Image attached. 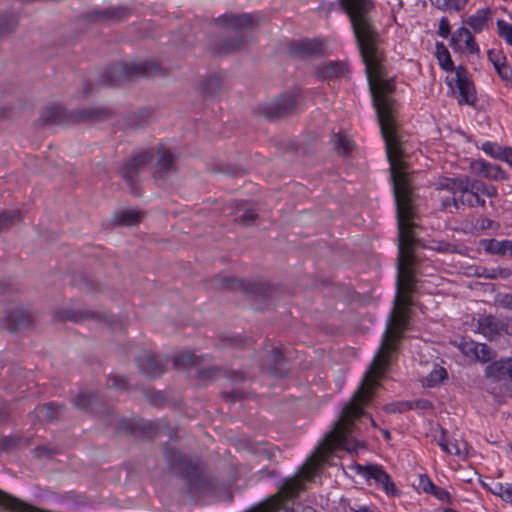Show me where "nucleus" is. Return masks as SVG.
Returning a JSON list of instances; mask_svg holds the SVG:
<instances>
[{"label":"nucleus","instance_id":"obj_33","mask_svg":"<svg viewBox=\"0 0 512 512\" xmlns=\"http://www.w3.org/2000/svg\"><path fill=\"white\" fill-rule=\"evenodd\" d=\"M436 56L441 68L446 71L456 70L451 59L450 52L442 42L436 43Z\"/></svg>","mask_w":512,"mask_h":512},{"label":"nucleus","instance_id":"obj_59","mask_svg":"<svg viewBox=\"0 0 512 512\" xmlns=\"http://www.w3.org/2000/svg\"><path fill=\"white\" fill-rule=\"evenodd\" d=\"M464 42H465L466 48L470 51V53L478 54L480 52V49L474 39V36L471 34V32L464 37Z\"/></svg>","mask_w":512,"mask_h":512},{"label":"nucleus","instance_id":"obj_42","mask_svg":"<svg viewBox=\"0 0 512 512\" xmlns=\"http://www.w3.org/2000/svg\"><path fill=\"white\" fill-rule=\"evenodd\" d=\"M498 35L510 46H512V25L505 20L499 19L496 22Z\"/></svg>","mask_w":512,"mask_h":512},{"label":"nucleus","instance_id":"obj_35","mask_svg":"<svg viewBox=\"0 0 512 512\" xmlns=\"http://www.w3.org/2000/svg\"><path fill=\"white\" fill-rule=\"evenodd\" d=\"M140 220V212L135 209L125 210L115 215V222L122 226H133L136 225Z\"/></svg>","mask_w":512,"mask_h":512},{"label":"nucleus","instance_id":"obj_11","mask_svg":"<svg viewBox=\"0 0 512 512\" xmlns=\"http://www.w3.org/2000/svg\"><path fill=\"white\" fill-rule=\"evenodd\" d=\"M296 95L292 92L284 93L275 100L260 107L261 113L270 121L279 120L296 110Z\"/></svg>","mask_w":512,"mask_h":512},{"label":"nucleus","instance_id":"obj_23","mask_svg":"<svg viewBox=\"0 0 512 512\" xmlns=\"http://www.w3.org/2000/svg\"><path fill=\"white\" fill-rule=\"evenodd\" d=\"M502 320L493 315H483L477 322V331L489 340L494 339L502 331Z\"/></svg>","mask_w":512,"mask_h":512},{"label":"nucleus","instance_id":"obj_7","mask_svg":"<svg viewBox=\"0 0 512 512\" xmlns=\"http://www.w3.org/2000/svg\"><path fill=\"white\" fill-rule=\"evenodd\" d=\"M188 491L195 499L212 497L215 501L233 500V495L226 482H188Z\"/></svg>","mask_w":512,"mask_h":512},{"label":"nucleus","instance_id":"obj_40","mask_svg":"<svg viewBox=\"0 0 512 512\" xmlns=\"http://www.w3.org/2000/svg\"><path fill=\"white\" fill-rule=\"evenodd\" d=\"M21 220V213L19 210H9L0 213V232L10 228L16 222Z\"/></svg>","mask_w":512,"mask_h":512},{"label":"nucleus","instance_id":"obj_60","mask_svg":"<svg viewBox=\"0 0 512 512\" xmlns=\"http://www.w3.org/2000/svg\"><path fill=\"white\" fill-rule=\"evenodd\" d=\"M146 398L155 406L162 405L164 403V396L160 392H150L144 391Z\"/></svg>","mask_w":512,"mask_h":512},{"label":"nucleus","instance_id":"obj_8","mask_svg":"<svg viewBox=\"0 0 512 512\" xmlns=\"http://www.w3.org/2000/svg\"><path fill=\"white\" fill-rule=\"evenodd\" d=\"M164 457L173 470L185 473L189 480H200L201 465L198 458L186 457L172 447H166Z\"/></svg>","mask_w":512,"mask_h":512},{"label":"nucleus","instance_id":"obj_25","mask_svg":"<svg viewBox=\"0 0 512 512\" xmlns=\"http://www.w3.org/2000/svg\"><path fill=\"white\" fill-rule=\"evenodd\" d=\"M200 378L216 379L218 376L223 375L230 379L232 382H242L246 379V375L243 372L232 371L227 372L220 367H209L198 371Z\"/></svg>","mask_w":512,"mask_h":512},{"label":"nucleus","instance_id":"obj_15","mask_svg":"<svg viewBox=\"0 0 512 512\" xmlns=\"http://www.w3.org/2000/svg\"><path fill=\"white\" fill-rule=\"evenodd\" d=\"M177 169L174 164V156L170 151H159L158 159L155 164L154 177L157 182H166Z\"/></svg>","mask_w":512,"mask_h":512},{"label":"nucleus","instance_id":"obj_48","mask_svg":"<svg viewBox=\"0 0 512 512\" xmlns=\"http://www.w3.org/2000/svg\"><path fill=\"white\" fill-rule=\"evenodd\" d=\"M485 270L487 271L486 278H488V279H496V278L507 279L512 275V271L509 268L497 267V268H492L490 270H487V269H485Z\"/></svg>","mask_w":512,"mask_h":512},{"label":"nucleus","instance_id":"obj_19","mask_svg":"<svg viewBox=\"0 0 512 512\" xmlns=\"http://www.w3.org/2000/svg\"><path fill=\"white\" fill-rule=\"evenodd\" d=\"M471 167L476 174L490 180L499 181L508 178L506 172L499 165L482 159L472 162Z\"/></svg>","mask_w":512,"mask_h":512},{"label":"nucleus","instance_id":"obj_5","mask_svg":"<svg viewBox=\"0 0 512 512\" xmlns=\"http://www.w3.org/2000/svg\"><path fill=\"white\" fill-rule=\"evenodd\" d=\"M161 72V67L153 61L123 63L109 66L99 77V82L108 86H118L136 77H152Z\"/></svg>","mask_w":512,"mask_h":512},{"label":"nucleus","instance_id":"obj_12","mask_svg":"<svg viewBox=\"0 0 512 512\" xmlns=\"http://www.w3.org/2000/svg\"><path fill=\"white\" fill-rule=\"evenodd\" d=\"M456 86L458 88L459 96L457 98L458 104L474 106L477 101L476 89L474 83L469 78L467 69L459 66L455 70Z\"/></svg>","mask_w":512,"mask_h":512},{"label":"nucleus","instance_id":"obj_39","mask_svg":"<svg viewBox=\"0 0 512 512\" xmlns=\"http://www.w3.org/2000/svg\"><path fill=\"white\" fill-rule=\"evenodd\" d=\"M439 445L441 446L442 450L445 451L448 454L451 455H457V456H463V451L461 447H465L464 442H452L446 439L445 435L443 434L439 441Z\"/></svg>","mask_w":512,"mask_h":512},{"label":"nucleus","instance_id":"obj_24","mask_svg":"<svg viewBox=\"0 0 512 512\" xmlns=\"http://www.w3.org/2000/svg\"><path fill=\"white\" fill-rule=\"evenodd\" d=\"M290 53L300 57L320 56L322 54V45L315 39H306L295 43L291 47Z\"/></svg>","mask_w":512,"mask_h":512},{"label":"nucleus","instance_id":"obj_36","mask_svg":"<svg viewBox=\"0 0 512 512\" xmlns=\"http://www.w3.org/2000/svg\"><path fill=\"white\" fill-rule=\"evenodd\" d=\"M482 150L492 158L499 159L501 161L505 160V156L508 153V150L511 147H503L498 143L486 141L482 144Z\"/></svg>","mask_w":512,"mask_h":512},{"label":"nucleus","instance_id":"obj_9","mask_svg":"<svg viewBox=\"0 0 512 512\" xmlns=\"http://www.w3.org/2000/svg\"><path fill=\"white\" fill-rule=\"evenodd\" d=\"M133 13V9L127 6L108 7L102 10H90L79 17L81 24L103 23L113 24L125 21Z\"/></svg>","mask_w":512,"mask_h":512},{"label":"nucleus","instance_id":"obj_41","mask_svg":"<svg viewBox=\"0 0 512 512\" xmlns=\"http://www.w3.org/2000/svg\"><path fill=\"white\" fill-rule=\"evenodd\" d=\"M18 25V17L14 14L0 16V37L13 32Z\"/></svg>","mask_w":512,"mask_h":512},{"label":"nucleus","instance_id":"obj_1","mask_svg":"<svg viewBox=\"0 0 512 512\" xmlns=\"http://www.w3.org/2000/svg\"><path fill=\"white\" fill-rule=\"evenodd\" d=\"M406 196H397L396 210L398 221V258H397V294L395 307L390 316L381 345L376 353L363 380L351 400L343 407L341 418L334 428L325 436L312 455L303 463L291 477L283 480H312L314 478L339 477L343 471L348 477L355 475L365 480H391L390 476L378 465L362 466L352 463L347 470L329 461L330 455L337 449L348 452L363 448L364 443L352 436L355 421L366 416L363 407L373 397L378 379L384 375L385 368L390 364L389 353L396 351L402 334L408 329L407 308L412 304L410 293L415 283L413 246L416 243L413 228L415 224L412 202L406 201Z\"/></svg>","mask_w":512,"mask_h":512},{"label":"nucleus","instance_id":"obj_53","mask_svg":"<svg viewBox=\"0 0 512 512\" xmlns=\"http://www.w3.org/2000/svg\"><path fill=\"white\" fill-rule=\"evenodd\" d=\"M33 453L35 457L39 459H48L52 458L55 454L58 453V451L55 448H49L47 446H37L36 448H34Z\"/></svg>","mask_w":512,"mask_h":512},{"label":"nucleus","instance_id":"obj_2","mask_svg":"<svg viewBox=\"0 0 512 512\" xmlns=\"http://www.w3.org/2000/svg\"><path fill=\"white\" fill-rule=\"evenodd\" d=\"M365 24L359 30L352 28L357 47L365 64V71L372 95L373 105L376 109L380 130L385 141L386 153L390 162L391 179L395 202L400 194L406 196L407 202H412V190L407 175L396 169L397 161L402 157L400 139L394 126L395 101L390 94L395 91L393 79L382 78V65L385 53L382 47L383 39L378 31L373 16L364 19Z\"/></svg>","mask_w":512,"mask_h":512},{"label":"nucleus","instance_id":"obj_30","mask_svg":"<svg viewBox=\"0 0 512 512\" xmlns=\"http://www.w3.org/2000/svg\"><path fill=\"white\" fill-rule=\"evenodd\" d=\"M485 249L491 254L512 256V240L490 239L487 241Z\"/></svg>","mask_w":512,"mask_h":512},{"label":"nucleus","instance_id":"obj_26","mask_svg":"<svg viewBox=\"0 0 512 512\" xmlns=\"http://www.w3.org/2000/svg\"><path fill=\"white\" fill-rule=\"evenodd\" d=\"M482 486L512 504V482H481Z\"/></svg>","mask_w":512,"mask_h":512},{"label":"nucleus","instance_id":"obj_61","mask_svg":"<svg viewBox=\"0 0 512 512\" xmlns=\"http://www.w3.org/2000/svg\"><path fill=\"white\" fill-rule=\"evenodd\" d=\"M470 33L469 29L466 27L458 28L451 38V43H456L462 41L463 38Z\"/></svg>","mask_w":512,"mask_h":512},{"label":"nucleus","instance_id":"obj_13","mask_svg":"<svg viewBox=\"0 0 512 512\" xmlns=\"http://www.w3.org/2000/svg\"><path fill=\"white\" fill-rule=\"evenodd\" d=\"M135 361L140 372L148 378H158L165 371V363L163 358L153 354L152 352H142V354L138 356Z\"/></svg>","mask_w":512,"mask_h":512},{"label":"nucleus","instance_id":"obj_17","mask_svg":"<svg viewBox=\"0 0 512 512\" xmlns=\"http://www.w3.org/2000/svg\"><path fill=\"white\" fill-rule=\"evenodd\" d=\"M5 326L8 331L14 333L30 327L33 323L32 315L22 309H14L5 316Z\"/></svg>","mask_w":512,"mask_h":512},{"label":"nucleus","instance_id":"obj_52","mask_svg":"<svg viewBox=\"0 0 512 512\" xmlns=\"http://www.w3.org/2000/svg\"><path fill=\"white\" fill-rule=\"evenodd\" d=\"M487 56H488L489 61L493 64L495 69L506 61L505 55L501 51L496 50V49L488 50Z\"/></svg>","mask_w":512,"mask_h":512},{"label":"nucleus","instance_id":"obj_45","mask_svg":"<svg viewBox=\"0 0 512 512\" xmlns=\"http://www.w3.org/2000/svg\"><path fill=\"white\" fill-rule=\"evenodd\" d=\"M461 207V202L458 201V195H454L452 197H444L441 199L440 202V209L443 211H450L452 212V208H454L456 211L459 210Z\"/></svg>","mask_w":512,"mask_h":512},{"label":"nucleus","instance_id":"obj_31","mask_svg":"<svg viewBox=\"0 0 512 512\" xmlns=\"http://www.w3.org/2000/svg\"><path fill=\"white\" fill-rule=\"evenodd\" d=\"M490 14L489 8L479 9L474 15H471L466 21L467 25L470 26L475 32H481L488 20Z\"/></svg>","mask_w":512,"mask_h":512},{"label":"nucleus","instance_id":"obj_18","mask_svg":"<svg viewBox=\"0 0 512 512\" xmlns=\"http://www.w3.org/2000/svg\"><path fill=\"white\" fill-rule=\"evenodd\" d=\"M114 116V112L107 107H91L74 111L76 122L87 121L91 123H99L110 120Z\"/></svg>","mask_w":512,"mask_h":512},{"label":"nucleus","instance_id":"obj_10","mask_svg":"<svg viewBox=\"0 0 512 512\" xmlns=\"http://www.w3.org/2000/svg\"><path fill=\"white\" fill-rule=\"evenodd\" d=\"M339 7L348 16L351 28L359 30L364 19L373 16L375 3L373 0H338Z\"/></svg>","mask_w":512,"mask_h":512},{"label":"nucleus","instance_id":"obj_4","mask_svg":"<svg viewBox=\"0 0 512 512\" xmlns=\"http://www.w3.org/2000/svg\"><path fill=\"white\" fill-rule=\"evenodd\" d=\"M437 189L446 190L454 195H458V201L461 202V206H468L470 208H485L486 200L484 196L488 198L498 196L496 186L487 184L479 179L470 178L467 175L444 177L439 180Z\"/></svg>","mask_w":512,"mask_h":512},{"label":"nucleus","instance_id":"obj_6","mask_svg":"<svg viewBox=\"0 0 512 512\" xmlns=\"http://www.w3.org/2000/svg\"><path fill=\"white\" fill-rule=\"evenodd\" d=\"M153 158V152L151 150H146L126 160L119 168V174L125 180L132 195L136 197L141 196L138 177L145 165L150 163Z\"/></svg>","mask_w":512,"mask_h":512},{"label":"nucleus","instance_id":"obj_54","mask_svg":"<svg viewBox=\"0 0 512 512\" xmlns=\"http://www.w3.org/2000/svg\"><path fill=\"white\" fill-rule=\"evenodd\" d=\"M353 146V142L346 137H338L336 141V149L340 154H349Z\"/></svg>","mask_w":512,"mask_h":512},{"label":"nucleus","instance_id":"obj_37","mask_svg":"<svg viewBox=\"0 0 512 512\" xmlns=\"http://www.w3.org/2000/svg\"><path fill=\"white\" fill-rule=\"evenodd\" d=\"M432 4L443 11H461L467 4L468 0H431Z\"/></svg>","mask_w":512,"mask_h":512},{"label":"nucleus","instance_id":"obj_63","mask_svg":"<svg viewBox=\"0 0 512 512\" xmlns=\"http://www.w3.org/2000/svg\"><path fill=\"white\" fill-rule=\"evenodd\" d=\"M499 303L505 308L512 309V293L502 295Z\"/></svg>","mask_w":512,"mask_h":512},{"label":"nucleus","instance_id":"obj_28","mask_svg":"<svg viewBox=\"0 0 512 512\" xmlns=\"http://www.w3.org/2000/svg\"><path fill=\"white\" fill-rule=\"evenodd\" d=\"M448 378L447 370L438 364H435L431 372L422 378L424 387L433 388L442 384Z\"/></svg>","mask_w":512,"mask_h":512},{"label":"nucleus","instance_id":"obj_46","mask_svg":"<svg viewBox=\"0 0 512 512\" xmlns=\"http://www.w3.org/2000/svg\"><path fill=\"white\" fill-rule=\"evenodd\" d=\"M257 217H258V214H257L256 210L253 208H248V209L244 210L242 215H240L238 217L237 221L244 226H250L255 222Z\"/></svg>","mask_w":512,"mask_h":512},{"label":"nucleus","instance_id":"obj_51","mask_svg":"<svg viewBox=\"0 0 512 512\" xmlns=\"http://www.w3.org/2000/svg\"><path fill=\"white\" fill-rule=\"evenodd\" d=\"M126 385H127V377L124 375L115 374V375H110L108 377L107 386L110 388L121 389V388H125Z\"/></svg>","mask_w":512,"mask_h":512},{"label":"nucleus","instance_id":"obj_21","mask_svg":"<svg viewBox=\"0 0 512 512\" xmlns=\"http://www.w3.org/2000/svg\"><path fill=\"white\" fill-rule=\"evenodd\" d=\"M347 70V64L344 62L327 61L317 66L316 74L321 80H332L342 77Z\"/></svg>","mask_w":512,"mask_h":512},{"label":"nucleus","instance_id":"obj_55","mask_svg":"<svg viewBox=\"0 0 512 512\" xmlns=\"http://www.w3.org/2000/svg\"><path fill=\"white\" fill-rule=\"evenodd\" d=\"M20 442V438L16 436H6L0 439V449L9 451L16 447Z\"/></svg>","mask_w":512,"mask_h":512},{"label":"nucleus","instance_id":"obj_58","mask_svg":"<svg viewBox=\"0 0 512 512\" xmlns=\"http://www.w3.org/2000/svg\"><path fill=\"white\" fill-rule=\"evenodd\" d=\"M450 23L446 17H442L439 21L438 35L446 39L450 35Z\"/></svg>","mask_w":512,"mask_h":512},{"label":"nucleus","instance_id":"obj_16","mask_svg":"<svg viewBox=\"0 0 512 512\" xmlns=\"http://www.w3.org/2000/svg\"><path fill=\"white\" fill-rule=\"evenodd\" d=\"M485 376L493 382L512 381V359H501L487 365Z\"/></svg>","mask_w":512,"mask_h":512},{"label":"nucleus","instance_id":"obj_64","mask_svg":"<svg viewBox=\"0 0 512 512\" xmlns=\"http://www.w3.org/2000/svg\"><path fill=\"white\" fill-rule=\"evenodd\" d=\"M502 331L512 336V315L502 320Z\"/></svg>","mask_w":512,"mask_h":512},{"label":"nucleus","instance_id":"obj_3","mask_svg":"<svg viewBox=\"0 0 512 512\" xmlns=\"http://www.w3.org/2000/svg\"><path fill=\"white\" fill-rule=\"evenodd\" d=\"M258 19L249 13L241 15H223L217 24L223 30L224 38L212 39L210 50L216 55H227L238 51L246 43L247 33L257 25Z\"/></svg>","mask_w":512,"mask_h":512},{"label":"nucleus","instance_id":"obj_44","mask_svg":"<svg viewBox=\"0 0 512 512\" xmlns=\"http://www.w3.org/2000/svg\"><path fill=\"white\" fill-rule=\"evenodd\" d=\"M496 357L495 351L484 343L478 344L477 355L475 360L480 361L482 363L489 362Z\"/></svg>","mask_w":512,"mask_h":512},{"label":"nucleus","instance_id":"obj_34","mask_svg":"<svg viewBox=\"0 0 512 512\" xmlns=\"http://www.w3.org/2000/svg\"><path fill=\"white\" fill-rule=\"evenodd\" d=\"M417 489L432 494L435 498L442 502H449L450 494L443 488L434 484V482H419Z\"/></svg>","mask_w":512,"mask_h":512},{"label":"nucleus","instance_id":"obj_27","mask_svg":"<svg viewBox=\"0 0 512 512\" xmlns=\"http://www.w3.org/2000/svg\"><path fill=\"white\" fill-rule=\"evenodd\" d=\"M151 118V111L147 108L139 109L138 111L128 113L125 118V124L127 127L137 129L148 124Z\"/></svg>","mask_w":512,"mask_h":512},{"label":"nucleus","instance_id":"obj_22","mask_svg":"<svg viewBox=\"0 0 512 512\" xmlns=\"http://www.w3.org/2000/svg\"><path fill=\"white\" fill-rule=\"evenodd\" d=\"M65 410L66 407L63 404L49 402L37 406L34 412L36 417L42 421L56 422L63 417Z\"/></svg>","mask_w":512,"mask_h":512},{"label":"nucleus","instance_id":"obj_50","mask_svg":"<svg viewBox=\"0 0 512 512\" xmlns=\"http://www.w3.org/2000/svg\"><path fill=\"white\" fill-rule=\"evenodd\" d=\"M407 409L431 410L433 404L427 399H417L404 404Z\"/></svg>","mask_w":512,"mask_h":512},{"label":"nucleus","instance_id":"obj_47","mask_svg":"<svg viewBox=\"0 0 512 512\" xmlns=\"http://www.w3.org/2000/svg\"><path fill=\"white\" fill-rule=\"evenodd\" d=\"M478 344L474 341H462L459 345L461 352L467 357L474 358L477 355Z\"/></svg>","mask_w":512,"mask_h":512},{"label":"nucleus","instance_id":"obj_49","mask_svg":"<svg viewBox=\"0 0 512 512\" xmlns=\"http://www.w3.org/2000/svg\"><path fill=\"white\" fill-rule=\"evenodd\" d=\"M499 77L507 84L512 86V68L505 61L495 69Z\"/></svg>","mask_w":512,"mask_h":512},{"label":"nucleus","instance_id":"obj_29","mask_svg":"<svg viewBox=\"0 0 512 512\" xmlns=\"http://www.w3.org/2000/svg\"><path fill=\"white\" fill-rule=\"evenodd\" d=\"M99 401L98 394L81 390L78 396L73 400V405L83 411H90L94 409V405Z\"/></svg>","mask_w":512,"mask_h":512},{"label":"nucleus","instance_id":"obj_62","mask_svg":"<svg viewBox=\"0 0 512 512\" xmlns=\"http://www.w3.org/2000/svg\"><path fill=\"white\" fill-rule=\"evenodd\" d=\"M66 318L73 320L75 322L83 321L86 317H90L89 313H83V312H66L65 313Z\"/></svg>","mask_w":512,"mask_h":512},{"label":"nucleus","instance_id":"obj_56","mask_svg":"<svg viewBox=\"0 0 512 512\" xmlns=\"http://www.w3.org/2000/svg\"><path fill=\"white\" fill-rule=\"evenodd\" d=\"M431 249L441 253H453L456 251L455 245L447 241H435Z\"/></svg>","mask_w":512,"mask_h":512},{"label":"nucleus","instance_id":"obj_14","mask_svg":"<svg viewBox=\"0 0 512 512\" xmlns=\"http://www.w3.org/2000/svg\"><path fill=\"white\" fill-rule=\"evenodd\" d=\"M36 123L41 126L75 123L74 111L69 112L62 106H50L41 112Z\"/></svg>","mask_w":512,"mask_h":512},{"label":"nucleus","instance_id":"obj_43","mask_svg":"<svg viewBox=\"0 0 512 512\" xmlns=\"http://www.w3.org/2000/svg\"><path fill=\"white\" fill-rule=\"evenodd\" d=\"M197 363V356L192 353H184L178 356L174 361V365L177 369H186L190 366L197 365Z\"/></svg>","mask_w":512,"mask_h":512},{"label":"nucleus","instance_id":"obj_57","mask_svg":"<svg viewBox=\"0 0 512 512\" xmlns=\"http://www.w3.org/2000/svg\"><path fill=\"white\" fill-rule=\"evenodd\" d=\"M378 487L383 490L388 496H398L399 491L394 482H376Z\"/></svg>","mask_w":512,"mask_h":512},{"label":"nucleus","instance_id":"obj_20","mask_svg":"<svg viewBox=\"0 0 512 512\" xmlns=\"http://www.w3.org/2000/svg\"><path fill=\"white\" fill-rule=\"evenodd\" d=\"M213 286L222 290L241 291L245 294H252L255 285L234 277L217 276L213 279Z\"/></svg>","mask_w":512,"mask_h":512},{"label":"nucleus","instance_id":"obj_32","mask_svg":"<svg viewBox=\"0 0 512 512\" xmlns=\"http://www.w3.org/2000/svg\"><path fill=\"white\" fill-rule=\"evenodd\" d=\"M222 87L221 80L217 76H209L201 83V91L206 97L214 98Z\"/></svg>","mask_w":512,"mask_h":512},{"label":"nucleus","instance_id":"obj_38","mask_svg":"<svg viewBox=\"0 0 512 512\" xmlns=\"http://www.w3.org/2000/svg\"><path fill=\"white\" fill-rule=\"evenodd\" d=\"M272 358H273V366L270 369V373L275 376H283L287 372V368L285 367V357L282 352L274 348L272 350Z\"/></svg>","mask_w":512,"mask_h":512}]
</instances>
